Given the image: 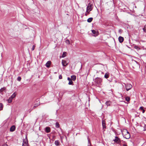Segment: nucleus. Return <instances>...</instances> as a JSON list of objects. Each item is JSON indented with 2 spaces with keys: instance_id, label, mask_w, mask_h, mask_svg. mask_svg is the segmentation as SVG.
I'll list each match as a JSON object with an SVG mask.
<instances>
[{
  "instance_id": "nucleus-32",
  "label": "nucleus",
  "mask_w": 146,
  "mask_h": 146,
  "mask_svg": "<svg viewBox=\"0 0 146 146\" xmlns=\"http://www.w3.org/2000/svg\"><path fill=\"white\" fill-rule=\"evenodd\" d=\"M140 109L141 110H143V107L142 106H141L140 108Z\"/></svg>"
},
{
  "instance_id": "nucleus-8",
  "label": "nucleus",
  "mask_w": 146,
  "mask_h": 146,
  "mask_svg": "<svg viewBox=\"0 0 146 146\" xmlns=\"http://www.w3.org/2000/svg\"><path fill=\"white\" fill-rule=\"evenodd\" d=\"M51 62L50 61H48L46 62V64H45L46 66L48 68L50 66V64H51Z\"/></svg>"
},
{
  "instance_id": "nucleus-44",
  "label": "nucleus",
  "mask_w": 146,
  "mask_h": 146,
  "mask_svg": "<svg viewBox=\"0 0 146 146\" xmlns=\"http://www.w3.org/2000/svg\"><path fill=\"white\" fill-rule=\"evenodd\" d=\"M88 146H90V145H88Z\"/></svg>"
},
{
  "instance_id": "nucleus-26",
  "label": "nucleus",
  "mask_w": 146,
  "mask_h": 146,
  "mask_svg": "<svg viewBox=\"0 0 146 146\" xmlns=\"http://www.w3.org/2000/svg\"><path fill=\"white\" fill-rule=\"evenodd\" d=\"M134 48H135L136 49H137V50H140V48H139V47H138V46H134Z\"/></svg>"
},
{
  "instance_id": "nucleus-39",
  "label": "nucleus",
  "mask_w": 146,
  "mask_h": 146,
  "mask_svg": "<svg viewBox=\"0 0 146 146\" xmlns=\"http://www.w3.org/2000/svg\"><path fill=\"white\" fill-rule=\"evenodd\" d=\"M37 106V105H36V104H35V106H34L33 107L34 108L35 107H36V106Z\"/></svg>"
},
{
  "instance_id": "nucleus-25",
  "label": "nucleus",
  "mask_w": 146,
  "mask_h": 146,
  "mask_svg": "<svg viewBox=\"0 0 146 146\" xmlns=\"http://www.w3.org/2000/svg\"><path fill=\"white\" fill-rule=\"evenodd\" d=\"M130 100V98L129 97H127L125 98V100L127 102H129Z\"/></svg>"
},
{
  "instance_id": "nucleus-16",
  "label": "nucleus",
  "mask_w": 146,
  "mask_h": 146,
  "mask_svg": "<svg viewBox=\"0 0 146 146\" xmlns=\"http://www.w3.org/2000/svg\"><path fill=\"white\" fill-rule=\"evenodd\" d=\"M59 142L58 140H56L55 141V144L56 146H58L59 145Z\"/></svg>"
},
{
  "instance_id": "nucleus-15",
  "label": "nucleus",
  "mask_w": 146,
  "mask_h": 146,
  "mask_svg": "<svg viewBox=\"0 0 146 146\" xmlns=\"http://www.w3.org/2000/svg\"><path fill=\"white\" fill-rule=\"evenodd\" d=\"M93 19V18L90 17L88 18L87 20V21L88 23H90L92 22Z\"/></svg>"
},
{
  "instance_id": "nucleus-12",
  "label": "nucleus",
  "mask_w": 146,
  "mask_h": 146,
  "mask_svg": "<svg viewBox=\"0 0 146 146\" xmlns=\"http://www.w3.org/2000/svg\"><path fill=\"white\" fill-rule=\"evenodd\" d=\"M71 79L73 80L74 81L76 79V77L75 75H72L71 76Z\"/></svg>"
},
{
  "instance_id": "nucleus-17",
  "label": "nucleus",
  "mask_w": 146,
  "mask_h": 146,
  "mask_svg": "<svg viewBox=\"0 0 146 146\" xmlns=\"http://www.w3.org/2000/svg\"><path fill=\"white\" fill-rule=\"evenodd\" d=\"M3 104L1 103H0V110H2L3 108Z\"/></svg>"
},
{
  "instance_id": "nucleus-34",
  "label": "nucleus",
  "mask_w": 146,
  "mask_h": 146,
  "mask_svg": "<svg viewBox=\"0 0 146 146\" xmlns=\"http://www.w3.org/2000/svg\"><path fill=\"white\" fill-rule=\"evenodd\" d=\"M2 146H8V145L7 144H6V143H5V144H3L2 145Z\"/></svg>"
},
{
  "instance_id": "nucleus-35",
  "label": "nucleus",
  "mask_w": 146,
  "mask_h": 146,
  "mask_svg": "<svg viewBox=\"0 0 146 146\" xmlns=\"http://www.w3.org/2000/svg\"><path fill=\"white\" fill-rule=\"evenodd\" d=\"M88 14L89 13H88V12H87L86 11V12L85 13V16H87Z\"/></svg>"
},
{
  "instance_id": "nucleus-31",
  "label": "nucleus",
  "mask_w": 146,
  "mask_h": 146,
  "mask_svg": "<svg viewBox=\"0 0 146 146\" xmlns=\"http://www.w3.org/2000/svg\"><path fill=\"white\" fill-rule=\"evenodd\" d=\"M35 45H33V46L32 48V50H34V49H35Z\"/></svg>"
},
{
  "instance_id": "nucleus-22",
  "label": "nucleus",
  "mask_w": 146,
  "mask_h": 146,
  "mask_svg": "<svg viewBox=\"0 0 146 146\" xmlns=\"http://www.w3.org/2000/svg\"><path fill=\"white\" fill-rule=\"evenodd\" d=\"M12 99L10 97L7 100V101L9 103H10L12 102Z\"/></svg>"
},
{
  "instance_id": "nucleus-21",
  "label": "nucleus",
  "mask_w": 146,
  "mask_h": 146,
  "mask_svg": "<svg viewBox=\"0 0 146 146\" xmlns=\"http://www.w3.org/2000/svg\"><path fill=\"white\" fill-rule=\"evenodd\" d=\"M102 125L103 128L104 127H105V122L104 121H102Z\"/></svg>"
},
{
  "instance_id": "nucleus-13",
  "label": "nucleus",
  "mask_w": 146,
  "mask_h": 146,
  "mask_svg": "<svg viewBox=\"0 0 146 146\" xmlns=\"http://www.w3.org/2000/svg\"><path fill=\"white\" fill-rule=\"evenodd\" d=\"M16 95V94L15 92H14L10 97L13 99L15 97Z\"/></svg>"
},
{
  "instance_id": "nucleus-24",
  "label": "nucleus",
  "mask_w": 146,
  "mask_h": 146,
  "mask_svg": "<svg viewBox=\"0 0 146 146\" xmlns=\"http://www.w3.org/2000/svg\"><path fill=\"white\" fill-rule=\"evenodd\" d=\"M60 127L59 123L58 122H56V127L57 128H58Z\"/></svg>"
},
{
  "instance_id": "nucleus-2",
  "label": "nucleus",
  "mask_w": 146,
  "mask_h": 146,
  "mask_svg": "<svg viewBox=\"0 0 146 146\" xmlns=\"http://www.w3.org/2000/svg\"><path fill=\"white\" fill-rule=\"evenodd\" d=\"M92 6L93 5L90 3L88 4L86 9V12H88V13H89V12L92 10Z\"/></svg>"
},
{
  "instance_id": "nucleus-28",
  "label": "nucleus",
  "mask_w": 146,
  "mask_h": 146,
  "mask_svg": "<svg viewBox=\"0 0 146 146\" xmlns=\"http://www.w3.org/2000/svg\"><path fill=\"white\" fill-rule=\"evenodd\" d=\"M143 30L146 33V27H144L143 28Z\"/></svg>"
},
{
  "instance_id": "nucleus-23",
  "label": "nucleus",
  "mask_w": 146,
  "mask_h": 146,
  "mask_svg": "<svg viewBox=\"0 0 146 146\" xmlns=\"http://www.w3.org/2000/svg\"><path fill=\"white\" fill-rule=\"evenodd\" d=\"M67 53L66 52H64L62 55V57H64L66 56Z\"/></svg>"
},
{
  "instance_id": "nucleus-14",
  "label": "nucleus",
  "mask_w": 146,
  "mask_h": 146,
  "mask_svg": "<svg viewBox=\"0 0 146 146\" xmlns=\"http://www.w3.org/2000/svg\"><path fill=\"white\" fill-rule=\"evenodd\" d=\"M109 76V74L108 72L106 73L104 75V77L106 78H108Z\"/></svg>"
},
{
  "instance_id": "nucleus-40",
  "label": "nucleus",
  "mask_w": 146,
  "mask_h": 146,
  "mask_svg": "<svg viewBox=\"0 0 146 146\" xmlns=\"http://www.w3.org/2000/svg\"><path fill=\"white\" fill-rule=\"evenodd\" d=\"M123 146H127V145H125V144H123Z\"/></svg>"
},
{
  "instance_id": "nucleus-7",
  "label": "nucleus",
  "mask_w": 146,
  "mask_h": 146,
  "mask_svg": "<svg viewBox=\"0 0 146 146\" xmlns=\"http://www.w3.org/2000/svg\"><path fill=\"white\" fill-rule=\"evenodd\" d=\"M118 40L120 42H122L124 40V38L123 37L120 36L119 37Z\"/></svg>"
},
{
  "instance_id": "nucleus-9",
  "label": "nucleus",
  "mask_w": 146,
  "mask_h": 146,
  "mask_svg": "<svg viewBox=\"0 0 146 146\" xmlns=\"http://www.w3.org/2000/svg\"><path fill=\"white\" fill-rule=\"evenodd\" d=\"M15 125H13L10 128V131H13L15 130Z\"/></svg>"
},
{
  "instance_id": "nucleus-3",
  "label": "nucleus",
  "mask_w": 146,
  "mask_h": 146,
  "mask_svg": "<svg viewBox=\"0 0 146 146\" xmlns=\"http://www.w3.org/2000/svg\"><path fill=\"white\" fill-rule=\"evenodd\" d=\"M113 141H114V142L116 143L121 145V140L120 139V138H119L117 136H115V139L113 140Z\"/></svg>"
},
{
  "instance_id": "nucleus-20",
  "label": "nucleus",
  "mask_w": 146,
  "mask_h": 146,
  "mask_svg": "<svg viewBox=\"0 0 146 146\" xmlns=\"http://www.w3.org/2000/svg\"><path fill=\"white\" fill-rule=\"evenodd\" d=\"M106 104L107 105V106H109L111 104V102L110 101H107L106 102Z\"/></svg>"
},
{
  "instance_id": "nucleus-43",
  "label": "nucleus",
  "mask_w": 146,
  "mask_h": 146,
  "mask_svg": "<svg viewBox=\"0 0 146 146\" xmlns=\"http://www.w3.org/2000/svg\"><path fill=\"white\" fill-rule=\"evenodd\" d=\"M54 73H55V74H56V72H54Z\"/></svg>"
},
{
  "instance_id": "nucleus-1",
  "label": "nucleus",
  "mask_w": 146,
  "mask_h": 146,
  "mask_svg": "<svg viewBox=\"0 0 146 146\" xmlns=\"http://www.w3.org/2000/svg\"><path fill=\"white\" fill-rule=\"evenodd\" d=\"M123 137L126 139H129L130 137V135L127 129H123L122 131Z\"/></svg>"
},
{
  "instance_id": "nucleus-37",
  "label": "nucleus",
  "mask_w": 146,
  "mask_h": 146,
  "mask_svg": "<svg viewBox=\"0 0 146 146\" xmlns=\"http://www.w3.org/2000/svg\"><path fill=\"white\" fill-rule=\"evenodd\" d=\"M145 112V110L143 109L142 110V112L143 113H144Z\"/></svg>"
},
{
  "instance_id": "nucleus-5",
  "label": "nucleus",
  "mask_w": 146,
  "mask_h": 146,
  "mask_svg": "<svg viewBox=\"0 0 146 146\" xmlns=\"http://www.w3.org/2000/svg\"><path fill=\"white\" fill-rule=\"evenodd\" d=\"M125 87L126 90L128 91L132 88V86L130 84H128L125 85Z\"/></svg>"
},
{
  "instance_id": "nucleus-11",
  "label": "nucleus",
  "mask_w": 146,
  "mask_h": 146,
  "mask_svg": "<svg viewBox=\"0 0 146 146\" xmlns=\"http://www.w3.org/2000/svg\"><path fill=\"white\" fill-rule=\"evenodd\" d=\"M62 63L63 66H66L68 64V63L66 62V61L63 60H62Z\"/></svg>"
},
{
  "instance_id": "nucleus-41",
  "label": "nucleus",
  "mask_w": 146,
  "mask_h": 146,
  "mask_svg": "<svg viewBox=\"0 0 146 146\" xmlns=\"http://www.w3.org/2000/svg\"><path fill=\"white\" fill-rule=\"evenodd\" d=\"M121 29L119 30V32H121Z\"/></svg>"
},
{
  "instance_id": "nucleus-38",
  "label": "nucleus",
  "mask_w": 146,
  "mask_h": 146,
  "mask_svg": "<svg viewBox=\"0 0 146 146\" xmlns=\"http://www.w3.org/2000/svg\"><path fill=\"white\" fill-rule=\"evenodd\" d=\"M88 142H89L90 141L89 139V137H88Z\"/></svg>"
},
{
  "instance_id": "nucleus-42",
  "label": "nucleus",
  "mask_w": 146,
  "mask_h": 146,
  "mask_svg": "<svg viewBox=\"0 0 146 146\" xmlns=\"http://www.w3.org/2000/svg\"><path fill=\"white\" fill-rule=\"evenodd\" d=\"M121 29L119 30V32H121Z\"/></svg>"
},
{
  "instance_id": "nucleus-6",
  "label": "nucleus",
  "mask_w": 146,
  "mask_h": 146,
  "mask_svg": "<svg viewBox=\"0 0 146 146\" xmlns=\"http://www.w3.org/2000/svg\"><path fill=\"white\" fill-rule=\"evenodd\" d=\"M45 131L47 133H49L50 131V127H46L45 128Z\"/></svg>"
},
{
  "instance_id": "nucleus-30",
  "label": "nucleus",
  "mask_w": 146,
  "mask_h": 146,
  "mask_svg": "<svg viewBox=\"0 0 146 146\" xmlns=\"http://www.w3.org/2000/svg\"><path fill=\"white\" fill-rule=\"evenodd\" d=\"M66 42L68 44H70V41L68 40H66Z\"/></svg>"
},
{
  "instance_id": "nucleus-36",
  "label": "nucleus",
  "mask_w": 146,
  "mask_h": 146,
  "mask_svg": "<svg viewBox=\"0 0 146 146\" xmlns=\"http://www.w3.org/2000/svg\"><path fill=\"white\" fill-rule=\"evenodd\" d=\"M22 146H27V144L26 143H25V145H24L23 143Z\"/></svg>"
},
{
  "instance_id": "nucleus-19",
  "label": "nucleus",
  "mask_w": 146,
  "mask_h": 146,
  "mask_svg": "<svg viewBox=\"0 0 146 146\" xmlns=\"http://www.w3.org/2000/svg\"><path fill=\"white\" fill-rule=\"evenodd\" d=\"M92 33L94 34V36H95V35H97V33H96V31L95 30H92Z\"/></svg>"
},
{
  "instance_id": "nucleus-33",
  "label": "nucleus",
  "mask_w": 146,
  "mask_h": 146,
  "mask_svg": "<svg viewBox=\"0 0 146 146\" xmlns=\"http://www.w3.org/2000/svg\"><path fill=\"white\" fill-rule=\"evenodd\" d=\"M144 131H146V124L145 125V126L144 127Z\"/></svg>"
},
{
  "instance_id": "nucleus-29",
  "label": "nucleus",
  "mask_w": 146,
  "mask_h": 146,
  "mask_svg": "<svg viewBox=\"0 0 146 146\" xmlns=\"http://www.w3.org/2000/svg\"><path fill=\"white\" fill-rule=\"evenodd\" d=\"M59 79H62V76L61 75H60L59 76Z\"/></svg>"
},
{
  "instance_id": "nucleus-27",
  "label": "nucleus",
  "mask_w": 146,
  "mask_h": 146,
  "mask_svg": "<svg viewBox=\"0 0 146 146\" xmlns=\"http://www.w3.org/2000/svg\"><path fill=\"white\" fill-rule=\"evenodd\" d=\"M21 80V78L20 76H19L17 78V80L19 81H20Z\"/></svg>"
},
{
  "instance_id": "nucleus-4",
  "label": "nucleus",
  "mask_w": 146,
  "mask_h": 146,
  "mask_svg": "<svg viewBox=\"0 0 146 146\" xmlns=\"http://www.w3.org/2000/svg\"><path fill=\"white\" fill-rule=\"evenodd\" d=\"M102 81V80L99 78H96L95 79V82L97 84L100 85Z\"/></svg>"
},
{
  "instance_id": "nucleus-18",
  "label": "nucleus",
  "mask_w": 146,
  "mask_h": 146,
  "mask_svg": "<svg viewBox=\"0 0 146 146\" xmlns=\"http://www.w3.org/2000/svg\"><path fill=\"white\" fill-rule=\"evenodd\" d=\"M6 90V88L5 87H3L1 88L0 89V93Z\"/></svg>"
},
{
  "instance_id": "nucleus-10",
  "label": "nucleus",
  "mask_w": 146,
  "mask_h": 146,
  "mask_svg": "<svg viewBox=\"0 0 146 146\" xmlns=\"http://www.w3.org/2000/svg\"><path fill=\"white\" fill-rule=\"evenodd\" d=\"M67 79L69 81L68 84L69 85H72L73 84V82L72 81V79L69 77H68Z\"/></svg>"
}]
</instances>
